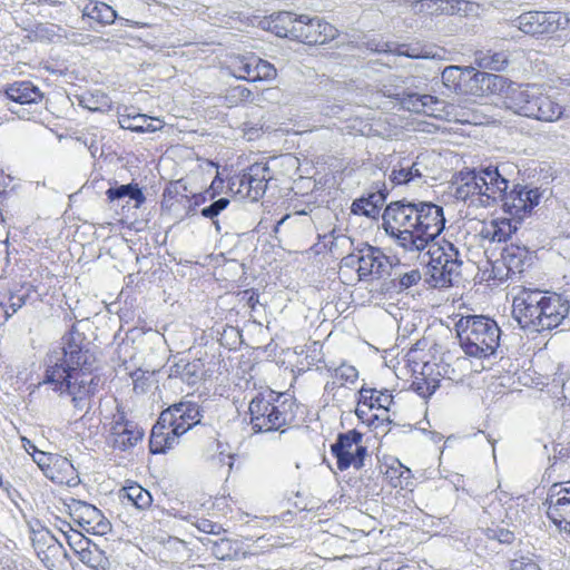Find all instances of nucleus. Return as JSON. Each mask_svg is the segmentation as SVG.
<instances>
[{"instance_id": "1", "label": "nucleus", "mask_w": 570, "mask_h": 570, "mask_svg": "<svg viewBox=\"0 0 570 570\" xmlns=\"http://www.w3.org/2000/svg\"><path fill=\"white\" fill-rule=\"evenodd\" d=\"M83 342L85 336L78 331L66 334L61 346L47 356L41 384L50 385L60 397L70 399L76 410L87 412L91 407L99 379L91 374L95 357Z\"/></svg>"}, {"instance_id": "2", "label": "nucleus", "mask_w": 570, "mask_h": 570, "mask_svg": "<svg viewBox=\"0 0 570 570\" xmlns=\"http://www.w3.org/2000/svg\"><path fill=\"white\" fill-rule=\"evenodd\" d=\"M443 208L433 203L394 202L383 213L385 232L410 252H422L444 229Z\"/></svg>"}, {"instance_id": "3", "label": "nucleus", "mask_w": 570, "mask_h": 570, "mask_svg": "<svg viewBox=\"0 0 570 570\" xmlns=\"http://www.w3.org/2000/svg\"><path fill=\"white\" fill-rule=\"evenodd\" d=\"M512 306L514 318L524 330L543 332L570 325V299L554 292L522 288Z\"/></svg>"}, {"instance_id": "4", "label": "nucleus", "mask_w": 570, "mask_h": 570, "mask_svg": "<svg viewBox=\"0 0 570 570\" xmlns=\"http://www.w3.org/2000/svg\"><path fill=\"white\" fill-rule=\"evenodd\" d=\"M509 164H501L461 171L455 189L456 199L476 207L494 205L502 191L509 188Z\"/></svg>"}, {"instance_id": "5", "label": "nucleus", "mask_w": 570, "mask_h": 570, "mask_svg": "<svg viewBox=\"0 0 570 570\" xmlns=\"http://www.w3.org/2000/svg\"><path fill=\"white\" fill-rule=\"evenodd\" d=\"M461 347L472 357L485 358L499 347L501 330L491 318L480 315L461 317L455 325Z\"/></svg>"}, {"instance_id": "6", "label": "nucleus", "mask_w": 570, "mask_h": 570, "mask_svg": "<svg viewBox=\"0 0 570 570\" xmlns=\"http://www.w3.org/2000/svg\"><path fill=\"white\" fill-rule=\"evenodd\" d=\"M293 402L283 399L274 391L256 394L249 402L248 412L252 429L255 433L276 431L291 423L294 419Z\"/></svg>"}, {"instance_id": "7", "label": "nucleus", "mask_w": 570, "mask_h": 570, "mask_svg": "<svg viewBox=\"0 0 570 570\" xmlns=\"http://www.w3.org/2000/svg\"><path fill=\"white\" fill-rule=\"evenodd\" d=\"M428 273L430 274L433 285L439 287L452 286L461 278V268L463 265V255L459 248L444 240L442 244L429 242L426 246Z\"/></svg>"}, {"instance_id": "8", "label": "nucleus", "mask_w": 570, "mask_h": 570, "mask_svg": "<svg viewBox=\"0 0 570 570\" xmlns=\"http://www.w3.org/2000/svg\"><path fill=\"white\" fill-rule=\"evenodd\" d=\"M362 433L351 430L338 434L335 443L331 445V451L336 458L337 469L345 471L353 466L360 470L364 466V459L367 455L366 446L362 445Z\"/></svg>"}, {"instance_id": "9", "label": "nucleus", "mask_w": 570, "mask_h": 570, "mask_svg": "<svg viewBox=\"0 0 570 570\" xmlns=\"http://www.w3.org/2000/svg\"><path fill=\"white\" fill-rule=\"evenodd\" d=\"M542 196L540 188L518 184L510 191H502L499 200L502 203L503 212L520 223L540 204Z\"/></svg>"}, {"instance_id": "10", "label": "nucleus", "mask_w": 570, "mask_h": 570, "mask_svg": "<svg viewBox=\"0 0 570 570\" xmlns=\"http://www.w3.org/2000/svg\"><path fill=\"white\" fill-rule=\"evenodd\" d=\"M544 89L537 83L510 85L505 91L504 106L517 115L530 118Z\"/></svg>"}, {"instance_id": "11", "label": "nucleus", "mask_w": 570, "mask_h": 570, "mask_svg": "<svg viewBox=\"0 0 570 570\" xmlns=\"http://www.w3.org/2000/svg\"><path fill=\"white\" fill-rule=\"evenodd\" d=\"M514 22L523 33L543 36L559 30L567 19L556 11H529L520 14Z\"/></svg>"}, {"instance_id": "12", "label": "nucleus", "mask_w": 570, "mask_h": 570, "mask_svg": "<svg viewBox=\"0 0 570 570\" xmlns=\"http://www.w3.org/2000/svg\"><path fill=\"white\" fill-rule=\"evenodd\" d=\"M71 519L85 531L104 535L110 530V522L95 505L85 501L72 500L68 504Z\"/></svg>"}, {"instance_id": "13", "label": "nucleus", "mask_w": 570, "mask_h": 570, "mask_svg": "<svg viewBox=\"0 0 570 570\" xmlns=\"http://www.w3.org/2000/svg\"><path fill=\"white\" fill-rule=\"evenodd\" d=\"M144 430L134 421L127 420L122 411L114 415L109 442L114 449L128 451L141 442Z\"/></svg>"}, {"instance_id": "14", "label": "nucleus", "mask_w": 570, "mask_h": 570, "mask_svg": "<svg viewBox=\"0 0 570 570\" xmlns=\"http://www.w3.org/2000/svg\"><path fill=\"white\" fill-rule=\"evenodd\" d=\"M335 35L336 29L332 24L323 21L321 18H311L302 14L297 19L293 40L307 45H323L333 39Z\"/></svg>"}, {"instance_id": "15", "label": "nucleus", "mask_w": 570, "mask_h": 570, "mask_svg": "<svg viewBox=\"0 0 570 570\" xmlns=\"http://www.w3.org/2000/svg\"><path fill=\"white\" fill-rule=\"evenodd\" d=\"M358 261L357 273L361 279L370 275L382 277L394 268L390 258L379 247L370 245L358 250Z\"/></svg>"}, {"instance_id": "16", "label": "nucleus", "mask_w": 570, "mask_h": 570, "mask_svg": "<svg viewBox=\"0 0 570 570\" xmlns=\"http://www.w3.org/2000/svg\"><path fill=\"white\" fill-rule=\"evenodd\" d=\"M170 413L161 412L158 421L153 426L149 448L151 453H164L174 448L178 438L181 435L178 431H174L173 419Z\"/></svg>"}, {"instance_id": "17", "label": "nucleus", "mask_w": 570, "mask_h": 570, "mask_svg": "<svg viewBox=\"0 0 570 570\" xmlns=\"http://www.w3.org/2000/svg\"><path fill=\"white\" fill-rule=\"evenodd\" d=\"M400 105L405 110L425 114L430 117L443 118L450 115L449 111L443 115L445 108L444 101L431 95H419L416 92L404 94L400 98Z\"/></svg>"}, {"instance_id": "18", "label": "nucleus", "mask_w": 570, "mask_h": 570, "mask_svg": "<svg viewBox=\"0 0 570 570\" xmlns=\"http://www.w3.org/2000/svg\"><path fill=\"white\" fill-rule=\"evenodd\" d=\"M268 167L255 164L242 176L238 193L253 202L258 200L265 193L268 180Z\"/></svg>"}, {"instance_id": "19", "label": "nucleus", "mask_w": 570, "mask_h": 570, "mask_svg": "<svg viewBox=\"0 0 570 570\" xmlns=\"http://www.w3.org/2000/svg\"><path fill=\"white\" fill-rule=\"evenodd\" d=\"M164 412L171 414L170 419L175 421V423L173 422V426H175L174 431H178L181 435L190 428L198 424L203 417L199 405L194 402H180Z\"/></svg>"}, {"instance_id": "20", "label": "nucleus", "mask_w": 570, "mask_h": 570, "mask_svg": "<svg viewBox=\"0 0 570 570\" xmlns=\"http://www.w3.org/2000/svg\"><path fill=\"white\" fill-rule=\"evenodd\" d=\"M36 294V287L29 283L19 285L8 294V302H0V314L2 321L0 324L7 322L13 314H16L22 306H24L32 295Z\"/></svg>"}, {"instance_id": "21", "label": "nucleus", "mask_w": 570, "mask_h": 570, "mask_svg": "<svg viewBox=\"0 0 570 570\" xmlns=\"http://www.w3.org/2000/svg\"><path fill=\"white\" fill-rule=\"evenodd\" d=\"M423 169L426 167L423 166L421 156L414 161L402 159L393 167L390 178L397 185L409 184L421 179L424 176Z\"/></svg>"}, {"instance_id": "22", "label": "nucleus", "mask_w": 570, "mask_h": 570, "mask_svg": "<svg viewBox=\"0 0 570 570\" xmlns=\"http://www.w3.org/2000/svg\"><path fill=\"white\" fill-rule=\"evenodd\" d=\"M7 97L17 105H33L42 99V94L30 81H17L10 85L6 90Z\"/></svg>"}, {"instance_id": "23", "label": "nucleus", "mask_w": 570, "mask_h": 570, "mask_svg": "<svg viewBox=\"0 0 570 570\" xmlns=\"http://www.w3.org/2000/svg\"><path fill=\"white\" fill-rule=\"evenodd\" d=\"M518 224L519 222L512 219V217L492 219L483 225L481 235L491 242H507L518 229Z\"/></svg>"}, {"instance_id": "24", "label": "nucleus", "mask_w": 570, "mask_h": 570, "mask_svg": "<svg viewBox=\"0 0 570 570\" xmlns=\"http://www.w3.org/2000/svg\"><path fill=\"white\" fill-rule=\"evenodd\" d=\"M47 478L55 483L66 484L68 487H75L80 481L78 472L71 461L62 455H58V458L55 459Z\"/></svg>"}, {"instance_id": "25", "label": "nucleus", "mask_w": 570, "mask_h": 570, "mask_svg": "<svg viewBox=\"0 0 570 570\" xmlns=\"http://www.w3.org/2000/svg\"><path fill=\"white\" fill-rule=\"evenodd\" d=\"M204 374V363L200 360L188 361L180 358L178 362L170 365L169 376L179 377L188 385H194Z\"/></svg>"}, {"instance_id": "26", "label": "nucleus", "mask_w": 570, "mask_h": 570, "mask_svg": "<svg viewBox=\"0 0 570 570\" xmlns=\"http://www.w3.org/2000/svg\"><path fill=\"white\" fill-rule=\"evenodd\" d=\"M118 122L122 129L136 132H155L163 127V121L144 114H122Z\"/></svg>"}, {"instance_id": "27", "label": "nucleus", "mask_w": 570, "mask_h": 570, "mask_svg": "<svg viewBox=\"0 0 570 570\" xmlns=\"http://www.w3.org/2000/svg\"><path fill=\"white\" fill-rule=\"evenodd\" d=\"M563 114L562 106L544 89L541 99L538 100L535 110L530 118L552 122L561 118Z\"/></svg>"}, {"instance_id": "28", "label": "nucleus", "mask_w": 570, "mask_h": 570, "mask_svg": "<svg viewBox=\"0 0 570 570\" xmlns=\"http://www.w3.org/2000/svg\"><path fill=\"white\" fill-rule=\"evenodd\" d=\"M563 114L562 106L544 89L541 99L538 100L535 110L530 118L552 122L561 118Z\"/></svg>"}, {"instance_id": "29", "label": "nucleus", "mask_w": 570, "mask_h": 570, "mask_svg": "<svg viewBox=\"0 0 570 570\" xmlns=\"http://www.w3.org/2000/svg\"><path fill=\"white\" fill-rule=\"evenodd\" d=\"M468 78L471 82L470 91L478 96L502 88L505 81L502 76L473 70Z\"/></svg>"}, {"instance_id": "30", "label": "nucleus", "mask_w": 570, "mask_h": 570, "mask_svg": "<svg viewBox=\"0 0 570 570\" xmlns=\"http://www.w3.org/2000/svg\"><path fill=\"white\" fill-rule=\"evenodd\" d=\"M298 17L288 11L277 12L271 16L268 21V30L281 38L293 40L294 29H296Z\"/></svg>"}, {"instance_id": "31", "label": "nucleus", "mask_w": 570, "mask_h": 570, "mask_svg": "<svg viewBox=\"0 0 570 570\" xmlns=\"http://www.w3.org/2000/svg\"><path fill=\"white\" fill-rule=\"evenodd\" d=\"M204 544L210 546L212 553L218 560L237 559L240 553L245 556V552L240 551V543L229 538H220L218 540L207 539Z\"/></svg>"}, {"instance_id": "32", "label": "nucleus", "mask_w": 570, "mask_h": 570, "mask_svg": "<svg viewBox=\"0 0 570 570\" xmlns=\"http://www.w3.org/2000/svg\"><path fill=\"white\" fill-rule=\"evenodd\" d=\"M501 257L503 258V264H507L508 269L518 275L523 272L527 265L529 252L525 247L511 244L502 249Z\"/></svg>"}, {"instance_id": "33", "label": "nucleus", "mask_w": 570, "mask_h": 570, "mask_svg": "<svg viewBox=\"0 0 570 570\" xmlns=\"http://www.w3.org/2000/svg\"><path fill=\"white\" fill-rule=\"evenodd\" d=\"M106 196L110 202H119L125 198L135 202V207H139L145 202V196L139 188L138 184H126L116 187H110L106 191Z\"/></svg>"}, {"instance_id": "34", "label": "nucleus", "mask_w": 570, "mask_h": 570, "mask_svg": "<svg viewBox=\"0 0 570 570\" xmlns=\"http://www.w3.org/2000/svg\"><path fill=\"white\" fill-rule=\"evenodd\" d=\"M82 16L104 24H111L117 19V12L107 3L90 1L82 9Z\"/></svg>"}, {"instance_id": "35", "label": "nucleus", "mask_w": 570, "mask_h": 570, "mask_svg": "<svg viewBox=\"0 0 570 570\" xmlns=\"http://www.w3.org/2000/svg\"><path fill=\"white\" fill-rule=\"evenodd\" d=\"M51 540L52 542L39 556L47 568L55 569L63 564L65 560L68 559V553L60 542Z\"/></svg>"}, {"instance_id": "36", "label": "nucleus", "mask_w": 570, "mask_h": 570, "mask_svg": "<svg viewBox=\"0 0 570 570\" xmlns=\"http://www.w3.org/2000/svg\"><path fill=\"white\" fill-rule=\"evenodd\" d=\"M255 56H238L233 60L232 63V73L234 77L238 79H244L250 82L257 81V78L255 76L256 73V67L255 62L253 61V58Z\"/></svg>"}, {"instance_id": "37", "label": "nucleus", "mask_w": 570, "mask_h": 570, "mask_svg": "<svg viewBox=\"0 0 570 570\" xmlns=\"http://www.w3.org/2000/svg\"><path fill=\"white\" fill-rule=\"evenodd\" d=\"M475 62L480 68L501 71L508 63L504 52L480 51L475 56Z\"/></svg>"}, {"instance_id": "38", "label": "nucleus", "mask_w": 570, "mask_h": 570, "mask_svg": "<svg viewBox=\"0 0 570 570\" xmlns=\"http://www.w3.org/2000/svg\"><path fill=\"white\" fill-rule=\"evenodd\" d=\"M472 70H463L458 66H449L442 71L443 85L453 91H462V81L470 76Z\"/></svg>"}, {"instance_id": "39", "label": "nucleus", "mask_w": 570, "mask_h": 570, "mask_svg": "<svg viewBox=\"0 0 570 570\" xmlns=\"http://www.w3.org/2000/svg\"><path fill=\"white\" fill-rule=\"evenodd\" d=\"M124 497L140 510L149 508L153 502L151 494L139 484L126 487L124 489Z\"/></svg>"}, {"instance_id": "40", "label": "nucleus", "mask_w": 570, "mask_h": 570, "mask_svg": "<svg viewBox=\"0 0 570 570\" xmlns=\"http://www.w3.org/2000/svg\"><path fill=\"white\" fill-rule=\"evenodd\" d=\"M546 504L570 508V481L567 483H554L549 489Z\"/></svg>"}, {"instance_id": "41", "label": "nucleus", "mask_w": 570, "mask_h": 570, "mask_svg": "<svg viewBox=\"0 0 570 570\" xmlns=\"http://www.w3.org/2000/svg\"><path fill=\"white\" fill-rule=\"evenodd\" d=\"M547 515L557 528L570 533V508L548 505Z\"/></svg>"}, {"instance_id": "42", "label": "nucleus", "mask_w": 570, "mask_h": 570, "mask_svg": "<svg viewBox=\"0 0 570 570\" xmlns=\"http://www.w3.org/2000/svg\"><path fill=\"white\" fill-rule=\"evenodd\" d=\"M416 12L426 14H446L448 0H419L413 6Z\"/></svg>"}, {"instance_id": "43", "label": "nucleus", "mask_w": 570, "mask_h": 570, "mask_svg": "<svg viewBox=\"0 0 570 570\" xmlns=\"http://www.w3.org/2000/svg\"><path fill=\"white\" fill-rule=\"evenodd\" d=\"M78 557L83 564L94 569L100 567L104 559L101 551L96 546L81 549V551H78Z\"/></svg>"}, {"instance_id": "44", "label": "nucleus", "mask_w": 570, "mask_h": 570, "mask_svg": "<svg viewBox=\"0 0 570 570\" xmlns=\"http://www.w3.org/2000/svg\"><path fill=\"white\" fill-rule=\"evenodd\" d=\"M253 61L255 62L256 67L255 76L257 78V81L273 80L276 78L277 70L271 62L261 59L256 56L253 58Z\"/></svg>"}, {"instance_id": "45", "label": "nucleus", "mask_w": 570, "mask_h": 570, "mask_svg": "<svg viewBox=\"0 0 570 570\" xmlns=\"http://www.w3.org/2000/svg\"><path fill=\"white\" fill-rule=\"evenodd\" d=\"M374 197L375 195H371L370 198H360L354 200L352 204V212L356 215L374 217L377 214V206L372 200Z\"/></svg>"}, {"instance_id": "46", "label": "nucleus", "mask_w": 570, "mask_h": 570, "mask_svg": "<svg viewBox=\"0 0 570 570\" xmlns=\"http://www.w3.org/2000/svg\"><path fill=\"white\" fill-rule=\"evenodd\" d=\"M446 14L469 16L475 13L478 4L466 0H448Z\"/></svg>"}, {"instance_id": "47", "label": "nucleus", "mask_w": 570, "mask_h": 570, "mask_svg": "<svg viewBox=\"0 0 570 570\" xmlns=\"http://www.w3.org/2000/svg\"><path fill=\"white\" fill-rule=\"evenodd\" d=\"M394 274L397 276V285H395V287H397L400 291L412 287L421 279V273L417 269H411L405 273L395 271Z\"/></svg>"}, {"instance_id": "48", "label": "nucleus", "mask_w": 570, "mask_h": 570, "mask_svg": "<svg viewBox=\"0 0 570 570\" xmlns=\"http://www.w3.org/2000/svg\"><path fill=\"white\" fill-rule=\"evenodd\" d=\"M334 376L341 384L354 383L358 377V372L352 365L342 364L334 370Z\"/></svg>"}, {"instance_id": "49", "label": "nucleus", "mask_w": 570, "mask_h": 570, "mask_svg": "<svg viewBox=\"0 0 570 570\" xmlns=\"http://www.w3.org/2000/svg\"><path fill=\"white\" fill-rule=\"evenodd\" d=\"M229 199L228 198H225V197H222L217 200H215L214 203H212L209 206H206L204 207L202 210H200V214L203 217L205 218H210V219H214L215 217H217L224 209L227 208V206L229 205Z\"/></svg>"}, {"instance_id": "50", "label": "nucleus", "mask_w": 570, "mask_h": 570, "mask_svg": "<svg viewBox=\"0 0 570 570\" xmlns=\"http://www.w3.org/2000/svg\"><path fill=\"white\" fill-rule=\"evenodd\" d=\"M59 454L48 453L43 451H36V454H33V462L39 466V469L43 472V474L47 476L50 472V468L52 465V462L55 459L58 458Z\"/></svg>"}, {"instance_id": "51", "label": "nucleus", "mask_w": 570, "mask_h": 570, "mask_svg": "<svg viewBox=\"0 0 570 570\" xmlns=\"http://www.w3.org/2000/svg\"><path fill=\"white\" fill-rule=\"evenodd\" d=\"M216 452L217 454L214 456V459H217L219 464H226L229 469H232L234 465V454L229 451L228 444L217 442Z\"/></svg>"}, {"instance_id": "52", "label": "nucleus", "mask_w": 570, "mask_h": 570, "mask_svg": "<svg viewBox=\"0 0 570 570\" xmlns=\"http://www.w3.org/2000/svg\"><path fill=\"white\" fill-rule=\"evenodd\" d=\"M514 276L512 272L508 269L507 264H503V258L500 257L492 263L491 277L503 282L510 277Z\"/></svg>"}, {"instance_id": "53", "label": "nucleus", "mask_w": 570, "mask_h": 570, "mask_svg": "<svg viewBox=\"0 0 570 570\" xmlns=\"http://www.w3.org/2000/svg\"><path fill=\"white\" fill-rule=\"evenodd\" d=\"M252 91L244 86H236L232 88L227 95V100L230 104H238L240 101H246L250 98Z\"/></svg>"}, {"instance_id": "54", "label": "nucleus", "mask_w": 570, "mask_h": 570, "mask_svg": "<svg viewBox=\"0 0 570 570\" xmlns=\"http://www.w3.org/2000/svg\"><path fill=\"white\" fill-rule=\"evenodd\" d=\"M374 406L379 409H383L385 411L390 410L391 404L393 403V396L389 393V391H376L373 399Z\"/></svg>"}, {"instance_id": "55", "label": "nucleus", "mask_w": 570, "mask_h": 570, "mask_svg": "<svg viewBox=\"0 0 570 570\" xmlns=\"http://www.w3.org/2000/svg\"><path fill=\"white\" fill-rule=\"evenodd\" d=\"M196 527L199 531L208 534H219L222 531H224L220 524L207 519L198 520Z\"/></svg>"}, {"instance_id": "56", "label": "nucleus", "mask_w": 570, "mask_h": 570, "mask_svg": "<svg viewBox=\"0 0 570 570\" xmlns=\"http://www.w3.org/2000/svg\"><path fill=\"white\" fill-rule=\"evenodd\" d=\"M67 539L70 548L77 556L78 551H81V549H86L88 546H90V541L78 532H76L73 535L67 537Z\"/></svg>"}, {"instance_id": "57", "label": "nucleus", "mask_w": 570, "mask_h": 570, "mask_svg": "<svg viewBox=\"0 0 570 570\" xmlns=\"http://www.w3.org/2000/svg\"><path fill=\"white\" fill-rule=\"evenodd\" d=\"M488 537L492 539H497L501 543H510L513 540V533L509 530L500 529V530H488Z\"/></svg>"}, {"instance_id": "58", "label": "nucleus", "mask_w": 570, "mask_h": 570, "mask_svg": "<svg viewBox=\"0 0 570 570\" xmlns=\"http://www.w3.org/2000/svg\"><path fill=\"white\" fill-rule=\"evenodd\" d=\"M366 48L373 52H392L393 45L389 42H380L376 40H368L366 42Z\"/></svg>"}, {"instance_id": "59", "label": "nucleus", "mask_w": 570, "mask_h": 570, "mask_svg": "<svg viewBox=\"0 0 570 570\" xmlns=\"http://www.w3.org/2000/svg\"><path fill=\"white\" fill-rule=\"evenodd\" d=\"M376 393L375 389H361L360 391V404L368 405V407H374L373 399Z\"/></svg>"}, {"instance_id": "60", "label": "nucleus", "mask_w": 570, "mask_h": 570, "mask_svg": "<svg viewBox=\"0 0 570 570\" xmlns=\"http://www.w3.org/2000/svg\"><path fill=\"white\" fill-rule=\"evenodd\" d=\"M392 52H396V55H399V56H405V57H410V58H420L421 57L416 49H411L406 45H401V46H397L396 48H393Z\"/></svg>"}, {"instance_id": "61", "label": "nucleus", "mask_w": 570, "mask_h": 570, "mask_svg": "<svg viewBox=\"0 0 570 570\" xmlns=\"http://www.w3.org/2000/svg\"><path fill=\"white\" fill-rule=\"evenodd\" d=\"M412 385L414 390L422 396L431 395L436 389V385H433L431 389L429 385L425 386V383L422 382H414Z\"/></svg>"}, {"instance_id": "62", "label": "nucleus", "mask_w": 570, "mask_h": 570, "mask_svg": "<svg viewBox=\"0 0 570 570\" xmlns=\"http://www.w3.org/2000/svg\"><path fill=\"white\" fill-rule=\"evenodd\" d=\"M81 36V43H91L94 46H99L100 43L102 42H106L107 40H105L104 38L101 37H91L89 35H80Z\"/></svg>"}, {"instance_id": "63", "label": "nucleus", "mask_w": 570, "mask_h": 570, "mask_svg": "<svg viewBox=\"0 0 570 570\" xmlns=\"http://www.w3.org/2000/svg\"><path fill=\"white\" fill-rule=\"evenodd\" d=\"M342 262L345 266L353 267V266L357 265V267H360L358 255H354V254L348 255V256L344 257Z\"/></svg>"}, {"instance_id": "64", "label": "nucleus", "mask_w": 570, "mask_h": 570, "mask_svg": "<svg viewBox=\"0 0 570 570\" xmlns=\"http://www.w3.org/2000/svg\"><path fill=\"white\" fill-rule=\"evenodd\" d=\"M21 441H22L23 448L26 449V451L28 453H31L33 455V454H36V451H39L36 448V445L30 440H28L27 438H22Z\"/></svg>"}]
</instances>
